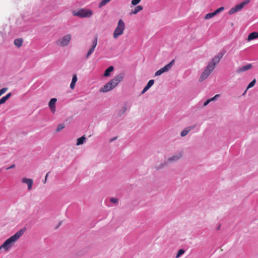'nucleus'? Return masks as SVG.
I'll use <instances>...</instances> for the list:
<instances>
[{
    "mask_svg": "<svg viewBox=\"0 0 258 258\" xmlns=\"http://www.w3.org/2000/svg\"><path fill=\"white\" fill-rule=\"evenodd\" d=\"M226 51L224 50H221L216 56H215L210 61L204 71L199 78V81L202 82L205 79H207L209 76L211 74L215 68L217 64H218L222 58Z\"/></svg>",
    "mask_w": 258,
    "mask_h": 258,
    "instance_id": "f257e3e1",
    "label": "nucleus"
},
{
    "mask_svg": "<svg viewBox=\"0 0 258 258\" xmlns=\"http://www.w3.org/2000/svg\"><path fill=\"white\" fill-rule=\"evenodd\" d=\"M26 230V228L24 227L6 240L3 244L0 246V249L4 248L6 251H8L12 247L13 244L24 234Z\"/></svg>",
    "mask_w": 258,
    "mask_h": 258,
    "instance_id": "f03ea898",
    "label": "nucleus"
},
{
    "mask_svg": "<svg viewBox=\"0 0 258 258\" xmlns=\"http://www.w3.org/2000/svg\"><path fill=\"white\" fill-rule=\"evenodd\" d=\"M125 29V24L122 19H120L117 23V25L114 30L113 36L114 38H117L123 33Z\"/></svg>",
    "mask_w": 258,
    "mask_h": 258,
    "instance_id": "7ed1b4c3",
    "label": "nucleus"
},
{
    "mask_svg": "<svg viewBox=\"0 0 258 258\" xmlns=\"http://www.w3.org/2000/svg\"><path fill=\"white\" fill-rule=\"evenodd\" d=\"M250 2V0H245L244 2L235 5L232 7L229 11L228 14L230 15H233L238 12L240 11L244 6L248 4Z\"/></svg>",
    "mask_w": 258,
    "mask_h": 258,
    "instance_id": "20e7f679",
    "label": "nucleus"
},
{
    "mask_svg": "<svg viewBox=\"0 0 258 258\" xmlns=\"http://www.w3.org/2000/svg\"><path fill=\"white\" fill-rule=\"evenodd\" d=\"M124 77V74L123 73H120L108 82L109 85L114 89L123 80Z\"/></svg>",
    "mask_w": 258,
    "mask_h": 258,
    "instance_id": "39448f33",
    "label": "nucleus"
},
{
    "mask_svg": "<svg viewBox=\"0 0 258 258\" xmlns=\"http://www.w3.org/2000/svg\"><path fill=\"white\" fill-rule=\"evenodd\" d=\"M73 14L74 16H91L92 15V12L89 9H81L78 11H73Z\"/></svg>",
    "mask_w": 258,
    "mask_h": 258,
    "instance_id": "423d86ee",
    "label": "nucleus"
},
{
    "mask_svg": "<svg viewBox=\"0 0 258 258\" xmlns=\"http://www.w3.org/2000/svg\"><path fill=\"white\" fill-rule=\"evenodd\" d=\"M97 40H98V37L97 35H95L94 39L92 41L91 43V47L89 49L87 54H86V58H88L89 56L94 52V49L97 45Z\"/></svg>",
    "mask_w": 258,
    "mask_h": 258,
    "instance_id": "0eeeda50",
    "label": "nucleus"
},
{
    "mask_svg": "<svg viewBox=\"0 0 258 258\" xmlns=\"http://www.w3.org/2000/svg\"><path fill=\"white\" fill-rule=\"evenodd\" d=\"M71 39V36L70 35H66L63 36L61 39H58V42H59V45L61 46H67Z\"/></svg>",
    "mask_w": 258,
    "mask_h": 258,
    "instance_id": "6e6552de",
    "label": "nucleus"
},
{
    "mask_svg": "<svg viewBox=\"0 0 258 258\" xmlns=\"http://www.w3.org/2000/svg\"><path fill=\"white\" fill-rule=\"evenodd\" d=\"M57 101V99L55 98H51L48 103V106L50 108L51 111L52 113H54L55 111V103Z\"/></svg>",
    "mask_w": 258,
    "mask_h": 258,
    "instance_id": "1a4fd4ad",
    "label": "nucleus"
},
{
    "mask_svg": "<svg viewBox=\"0 0 258 258\" xmlns=\"http://www.w3.org/2000/svg\"><path fill=\"white\" fill-rule=\"evenodd\" d=\"M252 66L251 64L250 63H249V64H246L239 69H238L237 70H236V72L237 73H241L243 72H245L247 70H248L249 69H250L251 68H252Z\"/></svg>",
    "mask_w": 258,
    "mask_h": 258,
    "instance_id": "9d476101",
    "label": "nucleus"
},
{
    "mask_svg": "<svg viewBox=\"0 0 258 258\" xmlns=\"http://www.w3.org/2000/svg\"><path fill=\"white\" fill-rule=\"evenodd\" d=\"M22 182L26 183L28 185V190H31L32 189L33 183V181L32 179L25 177L22 179Z\"/></svg>",
    "mask_w": 258,
    "mask_h": 258,
    "instance_id": "9b49d317",
    "label": "nucleus"
},
{
    "mask_svg": "<svg viewBox=\"0 0 258 258\" xmlns=\"http://www.w3.org/2000/svg\"><path fill=\"white\" fill-rule=\"evenodd\" d=\"M113 89V88L111 87L110 85H109V82L107 83L105 85L103 86V87L100 89V92H107Z\"/></svg>",
    "mask_w": 258,
    "mask_h": 258,
    "instance_id": "f8f14e48",
    "label": "nucleus"
},
{
    "mask_svg": "<svg viewBox=\"0 0 258 258\" xmlns=\"http://www.w3.org/2000/svg\"><path fill=\"white\" fill-rule=\"evenodd\" d=\"M224 8L223 7H221L212 13H209L205 15V16H215V15L218 14L220 12L224 11Z\"/></svg>",
    "mask_w": 258,
    "mask_h": 258,
    "instance_id": "ddd939ff",
    "label": "nucleus"
},
{
    "mask_svg": "<svg viewBox=\"0 0 258 258\" xmlns=\"http://www.w3.org/2000/svg\"><path fill=\"white\" fill-rule=\"evenodd\" d=\"M175 63V60L172 59L169 63L165 65L164 67L162 68L165 72L169 71Z\"/></svg>",
    "mask_w": 258,
    "mask_h": 258,
    "instance_id": "4468645a",
    "label": "nucleus"
},
{
    "mask_svg": "<svg viewBox=\"0 0 258 258\" xmlns=\"http://www.w3.org/2000/svg\"><path fill=\"white\" fill-rule=\"evenodd\" d=\"M114 67L112 66L108 67L104 71L103 76L105 77H109L110 76V73L113 71Z\"/></svg>",
    "mask_w": 258,
    "mask_h": 258,
    "instance_id": "2eb2a0df",
    "label": "nucleus"
},
{
    "mask_svg": "<svg viewBox=\"0 0 258 258\" xmlns=\"http://www.w3.org/2000/svg\"><path fill=\"white\" fill-rule=\"evenodd\" d=\"M258 38V32H253L250 33L247 37V40L250 41Z\"/></svg>",
    "mask_w": 258,
    "mask_h": 258,
    "instance_id": "dca6fc26",
    "label": "nucleus"
},
{
    "mask_svg": "<svg viewBox=\"0 0 258 258\" xmlns=\"http://www.w3.org/2000/svg\"><path fill=\"white\" fill-rule=\"evenodd\" d=\"M77 81V76L76 74H74L73 76L72 82L70 84V88L71 89H74L75 87L76 83Z\"/></svg>",
    "mask_w": 258,
    "mask_h": 258,
    "instance_id": "f3484780",
    "label": "nucleus"
},
{
    "mask_svg": "<svg viewBox=\"0 0 258 258\" xmlns=\"http://www.w3.org/2000/svg\"><path fill=\"white\" fill-rule=\"evenodd\" d=\"M143 7L142 6H138L134 8V9H132L130 14L131 15H135L137 14L139 12L142 10Z\"/></svg>",
    "mask_w": 258,
    "mask_h": 258,
    "instance_id": "a211bd4d",
    "label": "nucleus"
},
{
    "mask_svg": "<svg viewBox=\"0 0 258 258\" xmlns=\"http://www.w3.org/2000/svg\"><path fill=\"white\" fill-rule=\"evenodd\" d=\"M23 40L21 38H17L14 40V44L18 48L22 45Z\"/></svg>",
    "mask_w": 258,
    "mask_h": 258,
    "instance_id": "6ab92c4d",
    "label": "nucleus"
},
{
    "mask_svg": "<svg viewBox=\"0 0 258 258\" xmlns=\"http://www.w3.org/2000/svg\"><path fill=\"white\" fill-rule=\"evenodd\" d=\"M85 140H86V138L85 137V135L82 136L80 138H79L77 140L76 145L79 146L81 145H83L84 143Z\"/></svg>",
    "mask_w": 258,
    "mask_h": 258,
    "instance_id": "aec40b11",
    "label": "nucleus"
},
{
    "mask_svg": "<svg viewBox=\"0 0 258 258\" xmlns=\"http://www.w3.org/2000/svg\"><path fill=\"white\" fill-rule=\"evenodd\" d=\"M180 155H174L168 159V161L170 162H175L177 161L180 158Z\"/></svg>",
    "mask_w": 258,
    "mask_h": 258,
    "instance_id": "412c9836",
    "label": "nucleus"
},
{
    "mask_svg": "<svg viewBox=\"0 0 258 258\" xmlns=\"http://www.w3.org/2000/svg\"><path fill=\"white\" fill-rule=\"evenodd\" d=\"M90 249V246H87L83 248L81 251L79 252L78 255H83L84 254L87 253Z\"/></svg>",
    "mask_w": 258,
    "mask_h": 258,
    "instance_id": "4be33fe9",
    "label": "nucleus"
},
{
    "mask_svg": "<svg viewBox=\"0 0 258 258\" xmlns=\"http://www.w3.org/2000/svg\"><path fill=\"white\" fill-rule=\"evenodd\" d=\"M126 110H127V105H126V104H125L122 107V108L118 111V116H121V115L123 114V113H124Z\"/></svg>",
    "mask_w": 258,
    "mask_h": 258,
    "instance_id": "5701e85b",
    "label": "nucleus"
},
{
    "mask_svg": "<svg viewBox=\"0 0 258 258\" xmlns=\"http://www.w3.org/2000/svg\"><path fill=\"white\" fill-rule=\"evenodd\" d=\"M184 252H185V250H184L183 249H179L177 252V254L176 255V258L179 257L181 255H182L183 253H184Z\"/></svg>",
    "mask_w": 258,
    "mask_h": 258,
    "instance_id": "b1692460",
    "label": "nucleus"
},
{
    "mask_svg": "<svg viewBox=\"0 0 258 258\" xmlns=\"http://www.w3.org/2000/svg\"><path fill=\"white\" fill-rule=\"evenodd\" d=\"M111 0H102L99 4V7L101 8L105 5H106L107 3H108Z\"/></svg>",
    "mask_w": 258,
    "mask_h": 258,
    "instance_id": "393cba45",
    "label": "nucleus"
},
{
    "mask_svg": "<svg viewBox=\"0 0 258 258\" xmlns=\"http://www.w3.org/2000/svg\"><path fill=\"white\" fill-rule=\"evenodd\" d=\"M64 127H65V125L63 123L58 124L56 129V132H60L61 130L64 128Z\"/></svg>",
    "mask_w": 258,
    "mask_h": 258,
    "instance_id": "a878e982",
    "label": "nucleus"
},
{
    "mask_svg": "<svg viewBox=\"0 0 258 258\" xmlns=\"http://www.w3.org/2000/svg\"><path fill=\"white\" fill-rule=\"evenodd\" d=\"M189 133V130L186 129V128H184L180 133V136L181 137H185L186 135H187V134Z\"/></svg>",
    "mask_w": 258,
    "mask_h": 258,
    "instance_id": "bb28decb",
    "label": "nucleus"
},
{
    "mask_svg": "<svg viewBox=\"0 0 258 258\" xmlns=\"http://www.w3.org/2000/svg\"><path fill=\"white\" fill-rule=\"evenodd\" d=\"M155 81L154 80H150L148 81L147 84L146 85L148 88H150L154 84Z\"/></svg>",
    "mask_w": 258,
    "mask_h": 258,
    "instance_id": "cd10ccee",
    "label": "nucleus"
},
{
    "mask_svg": "<svg viewBox=\"0 0 258 258\" xmlns=\"http://www.w3.org/2000/svg\"><path fill=\"white\" fill-rule=\"evenodd\" d=\"M255 82H256L255 79L253 80L251 82H250L248 84V86L247 87V89H248L252 87L253 86H254V85L255 84Z\"/></svg>",
    "mask_w": 258,
    "mask_h": 258,
    "instance_id": "c85d7f7f",
    "label": "nucleus"
},
{
    "mask_svg": "<svg viewBox=\"0 0 258 258\" xmlns=\"http://www.w3.org/2000/svg\"><path fill=\"white\" fill-rule=\"evenodd\" d=\"M165 73V72L164 71V70H163L162 68L159 69L158 71H157L155 74V76H160L163 73Z\"/></svg>",
    "mask_w": 258,
    "mask_h": 258,
    "instance_id": "c756f323",
    "label": "nucleus"
},
{
    "mask_svg": "<svg viewBox=\"0 0 258 258\" xmlns=\"http://www.w3.org/2000/svg\"><path fill=\"white\" fill-rule=\"evenodd\" d=\"M8 90V88L5 87L0 89V96Z\"/></svg>",
    "mask_w": 258,
    "mask_h": 258,
    "instance_id": "7c9ffc66",
    "label": "nucleus"
},
{
    "mask_svg": "<svg viewBox=\"0 0 258 258\" xmlns=\"http://www.w3.org/2000/svg\"><path fill=\"white\" fill-rule=\"evenodd\" d=\"M110 201L113 204H116L118 202V199L116 198H111Z\"/></svg>",
    "mask_w": 258,
    "mask_h": 258,
    "instance_id": "2f4dec72",
    "label": "nucleus"
},
{
    "mask_svg": "<svg viewBox=\"0 0 258 258\" xmlns=\"http://www.w3.org/2000/svg\"><path fill=\"white\" fill-rule=\"evenodd\" d=\"M12 93H9L8 94H7L6 96H3L5 98V99L6 100V101H7V100H8L11 96H12Z\"/></svg>",
    "mask_w": 258,
    "mask_h": 258,
    "instance_id": "473e14b6",
    "label": "nucleus"
},
{
    "mask_svg": "<svg viewBox=\"0 0 258 258\" xmlns=\"http://www.w3.org/2000/svg\"><path fill=\"white\" fill-rule=\"evenodd\" d=\"M220 96V95L219 94H217L216 95H215L214 97H213L212 98H210V101H215L216 100V99L219 97Z\"/></svg>",
    "mask_w": 258,
    "mask_h": 258,
    "instance_id": "72a5a7b5",
    "label": "nucleus"
},
{
    "mask_svg": "<svg viewBox=\"0 0 258 258\" xmlns=\"http://www.w3.org/2000/svg\"><path fill=\"white\" fill-rule=\"evenodd\" d=\"M141 2V0H132V4L133 5H136Z\"/></svg>",
    "mask_w": 258,
    "mask_h": 258,
    "instance_id": "f704fd0d",
    "label": "nucleus"
},
{
    "mask_svg": "<svg viewBox=\"0 0 258 258\" xmlns=\"http://www.w3.org/2000/svg\"><path fill=\"white\" fill-rule=\"evenodd\" d=\"M149 89V88H148L146 86L144 88L143 90H142L141 94H144L146 91H147Z\"/></svg>",
    "mask_w": 258,
    "mask_h": 258,
    "instance_id": "c9c22d12",
    "label": "nucleus"
},
{
    "mask_svg": "<svg viewBox=\"0 0 258 258\" xmlns=\"http://www.w3.org/2000/svg\"><path fill=\"white\" fill-rule=\"evenodd\" d=\"M6 102V100L5 99L4 97H3L0 99V105L5 103Z\"/></svg>",
    "mask_w": 258,
    "mask_h": 258,
    "instance_id": "e433bc0d",
    "label": "nucleus"
},
{
    "mask_svg": "<svg viewBox=\"0 0 258 258\" xmlns=\"http://www.w3.org/2000/svg\"><path fill=\"white\" fill-rule=\"evenodd\" d=\"M195 126H196V124H195L193 126H190L187 127H186V128L187 130H189V132L191 130H192L195 128Z\"/></svg>",
    "mask_w": 258,
    "mask_h": 258,
    "instance_id": "4c0bfd02",
    "label": "nucleus"
},
{
    "mask_svg": "<svg viewBox=\"0 0 258 258\" xmlns=\"http://www.w3.org/2000/svg\"><path fill=\"white\" fill-rule=\"evenodd\" d=\"M210 102H211V101H210V99H209L207 100L204 102L203 106H207V105H208V104Z\"/></svg>",
    "mask_w": 258,
    "mask_h": 258,
    "instance_id": "58836bf2",
    "label": "nucleus"
},
{
    "mask_svg": "<svg viewBox=\"0 0 258 258\" xmlns=\"http://www.w3.org/2000/svg\"><path fill=\"white\" fill-rule=\"evenodd\" d=\"M15 167V164H12V165H11L10 166L7 167L6 168L7 170H9V169H12V168H13Z\"/></svg>",
    "mask_w": 258,
    "mask_h": 258,
    "instance_id": "ea45409f",
    "label": "nucleus"
},
{
    "mask_svg": "<svg viewBox=\"0 0 258 258\" xmlns=\"http://www.w3.org/2000/svg\"><path fill=\"white\" fill-rule=\"evenodd\" d=\"M50 173V172H48L46 173V176H45V179H44V183H46V180H47V177H48V174Z\"/></svg>",
    "mask_w": 258,
    "mask_h": 258,
    "instance_id": "a19ab883",
    "label": "nucleus"
},
{
    "mask_svg": "<svg viewBox=\"0 0 258 258\" xmlns=\"http://www.w3.org/2000/svg\"><path fill=\"white\" fill-rule=\"evenodd\" d=\"M117 137H114V138H111V139L110 140L109 142H110V143H111V142H112L114 141L115 140H116L117 139Z\"/></svg>",
    "mask_w": 258,
    "mask_h": 258,
    "instance_id": "79ce46f5",
    "label": "nucleus"
},
{
    "mask_svg": "<svg viewBox=\"0 0 258 258\" xmlns=\"http://www.w3.org/2000/svg\"><path fill=\"white\" fill-rule=\"evenodd\" d=\"M220 227H221V224H219V226L216 228V230H219L220 229Z\"/></svg>",
    "mask_w": 258,
    "mask_h": 258,
    "instance_id": "37998d69",
    "label": "nucleus"
},
{
    "mask_svg": "<svg viewBox=\"0 0 258 258\" xmlns=\"http://www.w3.org/2000/svg\"><path fill=\"white\" fill-rule=\"evenodd\" d=\"M61 223H62V222H61V221H60V222H59L58 225H57V226L56 227V228H58V227H59V226L61 224Z\"/></svg>",
    "mask_w": 258,
    "mask_h": 258,
    "instance_id": "c03bdc74",
    "label": "nucleus"
},
{
    "mask_svg": "<svg viewBox=\"0 0 258 258\" xmlns=\"http://www.w3.org/2000/svg\"><path fill=\"white\" fill-rule=\"evenodd\" d=\"M205 19H209L210 18H211L212 17H204Z\"/></svg>",
    "mask_w": 258,
    "mask_h": 258,
    "instance_id": "a18cd8bd",
    "label": "nucleus"
}]
</instances>
